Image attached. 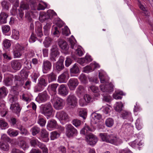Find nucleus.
<instances>
[{
    "label": "nucleus",
    "instance_id": "f257e3e1",
    "mask_svg": "<svg viewBox=\"0 0 153 153\" xmlns=\"http://www.w3.org/2000/svg\"><path fill=\"white\" fill-rule=\"evenodd\" d=\"M99 76L101 82L106 84L105 85H100L101 90L105 92H109L112 91L113 85L111 83L108 84V83L109 78L106 73L104 71H101L99 72Z\"/></svg>",
    "mask_w": 153,
    "mask_h": 153
},
{
    "label": "nucleus",
    "instance_id": "f03ea898",
    "mask_svg": "<svg viewBox=\"0 0 153 153\" xmlns=\"http://www.w3.org/2000/svg\"><path fill=\"white\" fill-rule=\"evenodd\" d=\"M57 84L53 83L49 85L48 88L50 95L51 96V101L53 105V106L56 110H57V95L56 88Z\"/></svg>",
    "mask_w": 153,
    "mask_h": 153
},
{
    "label": "nucleus",
    "instance_id": "7ed1b4c3",
    "mask_svg": "<svg viewBox=\"0 0 153 153\" xmlns=\"http://www.w3.org/2000/svg\"><path fill=\"white\" fill-rule=\"evenodd\" d=\"M56 16V13L53 10H48L46 13L44 12H40L39 20L41 22H43L46 20L52 19Z\"/></svg>",
    "mask_w": 153,
    "mask_h": 153
},
{
    "label": "nucleus",
    "instance_id": "20e7f679",
    "mask_svg": "<svg viewBox=\"0 0 153 153\" xmlns=\"http://www.w3.org/2000/svg\"><path fill=\"white\" fill-rule=\"evenodd\" d=\"M66 105L69 108H74L77 104V100L75 95L71 94L68 95L66 100Z\"/></svg>",
    "mask_w": 153,
    "mask_h": 153
},
{
    "label": "nucleus",
    "instance_id": "39448f33",
    "mask_svg": "<svg viewBox=\"0 0 153 153\" xmlns=\"http://www.w3.org/2000/svg\"><path fill=\"white\" fill-rule=\"evenodd\" d=\"M41 112L47 119L50 117L53 112V108L51 104L48 103L43 105L41 108Z\"/></svg>",
    "mask_w": 153,
    "mask_h": 153
},
{
    "label": "nucleus",
    "instance_id": "423d86ee",
    "mask_svg": "<svg viewBox=\"0 0 153 153\" xmlns=\"http://www.w3.org/2000/svg\"><path fill=\"white\" fill-rule=\"evenodd\" d=\"M77 134V130L71 124L66 126V134L69 138H72L76 136Z\"/></svg>",
    "mask_w": 153,
    "mask_h": 153
},
{
    "label": "nucleus",
    "instance_id": "0eeeda50",
    "mask_svg": "<svg viewBox=\"0 0 153 153\" xmlns=\"http://www.w3.org/2000/svg\"><path fill=\"white\" fill-rule=\"evenodd\" d=\"M50 51V59L51 61L55 62L57 58V45L56 42L52 45Z\"/></svg>",
    "mask_w": 153,
    "mask_h": 153
},
{
    "label": "nucleus",
    "instance_id": "6e6552de",
    "mask_svg": "<svg viewBox=\"0 0 153 153\" xmlns=\"http://www.w3.org/2000/svg\"><path fill=\"white\" fill-rule=\"evenodd\" d=\"M50 98V97L47 91H45L39 94L36 100L38 102H45Z\"/></svg>",
    "mask_w": 153,
    "mask_h": 153
},
{
    "label": "nucleus",
    "instance_id": "1a4fd4ad",
    "mask_svg": "<svg viewBox=\"0 0 153 153\" xmlns=\"http://www.w3.org/2000/svg\"><path fill=\"white\" fill-rule=\"evenodd\" d=\"M85 139L88 143L90 145L95 144L98 141L97 137L91 133L86 135Z\"/></svg>",
    "mask_w": 153,
    "mask_h": 153
},
{
    "label": "nucleus",
    "instance_id": "9d476101",
    "mask_svg": "<svg viewBox=\"0 0 153 153\" xmlns=\"http://www.w3.org/2000/svg\"><path fill=\"white\" fill-rule=\"evenodd\" d=\"M101 139L104 142L111 143L113 137L112 134L107 133H100L99 135Z\"/></svg>",
    "mask_w": 153,
    "mask_h": 153
},
{
    "label": "nucleus",
    "instance_id": "9b49d317",
    "mask_svg": "<svg viewBox=\"0 0 153 153\" xmlns=\"http://www.w3.org/2000/svg\"><path fill=\"white\" fill-rule=\"evenodd\" d=\"M39 138L45 142H48L49 140V133L44 128L42 129L39 134Z\"/></svg>",
    "mask_w": 153,
    "mask_h": 153
},
{
    "label": "nucleus",
    "instance_id": "f8f14e48",
    "mask_svg": "<svg viewBox=\"0 0 153 153\" xmlns=\"http://www.w3.org/2000/svg\"><path fill=\"white\" fill-rule=\"evenodd\" d=\"M79 84L77 79L71 78L68 81L67 85L71 90H74Z\"/></svg>",
    "mask_w": 153,
    "mask_h": 153
},
{
    "label": "nucleus",
    "instance_id": "ddd939ff",
    "mask_svg": "<svg viewBox=\"0 0 153 153\" xmlns=\"http://www.w3.org/2000/svg\"><path fill=\"white\" fill-rule=\"evenodd\" d=\"M51 63L48 60L44 61L42 66V70L44 74L47 73L51 68Z\"/></svg>",
    "mask_w": 153,
    "mask_h": 153
},
{
    "label": "nucleus",
    "instance_id": "4468645a",
    "mask_svg": "<svg viewBox=\"0 0 153 153\" xmlns=\"http://www.w3.org/2000/svg\"><path fill=\"white\" fill-rule=\"evenodd\" d=\"M22 60H13L11 62V67L14 70L17 71L19 70L22 67L21 62Z\"/></svg>",
    "mask_w": 153,
    "mask_h": 153
},
{
    "label": "nucleus",
    "instance_id": "2eb2a0df",
    "mask_svg": "<svg viewBox=\"0 0 153 153\" xmlns=\"http://www.w3.org/2000/svg\"><path fill=\"white\" fill-rule=\"evenodd\" d=\"M18 145L20 148L24 150L28 148L24 138L22 136H20L18 138Z\"/></svg>",
    "mask_w": 153,
    "mask_h": 153
},
{
    "label": "nucleus",
    "instance_id": "dca6fc26",
    "mask_svg": "<svg viewBox=\"0 0 153 153\" xmlns=\"http://www.w3.org/2000/svg\"><path fill=\"white\" fill-rule=\"evenodd\" d=\"M10 109L12 110L13 112L17 114L18 116H19L21 108L19 103L14 104H11Z\"/></svg>",
    "mask_w": 153,
    "mask_h": 153
},
{
    "label": "nucleus",
    "instance_id": "f3484780",
    "mask_svg": "<svg viewBox=\"0 0 153 153\" xmlns=\"http://www.w3.org/2000/svg\"><path fill=\"white\" fill-rule=\"evenodd\" d=\"M69 77L68 72L65 71L58 77V82L60 83L66 82Z\"/></svg>",
    "mask_w": 153,
    "mask_h": 153
},
{
    "label": "nucleus",
    "instance_id": "a211bd4d",
    "mask_svg": "<svg viewBox=\"0 0 153 153\" xmlns=\"http://www.w3.org/2000/svg\"><path fill=\"white\" fill-rule=\"evenodd\" d=\"M59 94L61 95L65 96L68 93V90L65 85L62 84L59 87Z\"/></svg>",
    "mask_w": 153,
    "mask_h": 153
},
{
    "label": "nucleus",
    "instance_id": "6ab92c4d",
    "mask_svg": "<svg viewBox=\"0 0 153 153\" xmlns=\"http://www.w3.org/2000/svg\"><path fill=\"white\" fill-rule=\"evenodd\" d=\"M53 23L56 25H53L51 29V33L54 37L57 36V18H55L53 20Z\"/></svg>",
    "mask_w": 153,
    "mask_h": 153
},
{
    "label": "nucleus",
    "instance_id": "aec40b11",
    "mask_svg": "<svg viewBox=\"0 0 153 153\" xmlns=\"http://www.w3.org/2000/svg\"><path fill=\"white\" fill-rule=\"evenodd\" d=\"M58 119H59L60 121L61 120L68 121L70 120L68 115L66 112L63 111L59 112Z\"/></svg>",
    "mask_w": 153,
    "mask_h": 153
},
{
    "label": "nucleus",
    "instance_id": "412c9836",
    "mask_svg": "<svg viewBox=\"0 0 153 153\" xmlns=\"http://www.w3.org/2000/svg\"><path fill=\"white\" fill-rule=\"evenodd\" d=\"M24 79L19 76H15L14 81L16 86L17 87L23 86L24 83Z\"/></svg>",
    "mask_w": 153,
    "mask_h": 153
},
{
    "label": "nucleus",
    "instance_id": "4be33fe9",
    "mask_svg": "<svg viewBox=\"0 0 153 153\" xmlns=\"http://www.w3.org/2000/svg\"><path fill=\"white\" fill-rule=\"evenodd\" d=\"M13 79V76L12 75L9 74L6 76L4 78V84L7 86L11 85L12 84Z\"/></svg>",
    "mask_w": 153,
    "mask_h": 153
},
{
    "label": "nucleus",
    "instance_id": "5701e85b",
    "mask_svg": "<svg viewBox=\"0 0 153 153\" xmlns=\"http://www.w3.org/2000/svg\"><path fill=\"white\" fill-rule=\"evenodd\" d=\"M58 45L61 49L67 51L68 48V46L66 42L63 39H59L58 42Z\"/></svg>",
    "mask_w": 153,
    "mask_h": 153
},
{
    "label": "nucleus",
    "instance_id": "b1692460",
    "mask_svg": "<svg viewBox=\"0 0 153 153\" xmlns=\"http://www.w3.org/2000/svg\"><path fill=\"white\" fill-rule=\"evenodd\" d=\"M17 128L20 130V133L22 135L26 136L28 134L29 132L27 129L22 125L17 124Z\"/></svg>",
    "mask_w": 153,
    "mask_h": 153
},
{
    "label": "nucleus",
    "instance_id": "393cba45",
    "mask_svg": "<svg viewBox=\"0 0 153 153\" xmlns=\"http://www.w3.org/2000/svg\"><path fill=\"white\" fill-rule=\"evenodd\" d=\"M57 125V122L55 120H52L49 121L47 125V128L51 130L56 128Z\"/></svg>",
    "mask_w": 153,
    "mask_h": 153
},
{
    "label": "nucleus",
    "instance_id": "a878e982",
    "mask_svg": "<svg viewBox=\"0 0 153 153\" xmlns=\"http://www.w3.org/2000/svg\"><path fill=\"white\" fill-rule=\"evenodd\" d=\"M8 15L6 13L1 12L0 13V25L6 23Z\"/></svg>",
    "mask_w": 153,
    "mask_h": 153
},
{
    "label": "nucleus",
    "instance_id": "bb28decb",
    "mask_svg": "<svg viewBox=\"0 0 153 153\" xmlns=\"http://www.w3.org/2000/svg\"><path fill=\"white\" fill-rule=\"evenodd\" d=\"M36 33L37 36L41 38L43 36V33L42 30V25L39 23L37 25L35 29Z\"/></svg>",
    "mask_w": 153,
    "mask_h": 153
},
{
    "label": "nucleus",
    "instance_id": "cd10ccee",
    "mask_svg": "<svg viewBox=\"0 0 153 153\" xmlns=\"http://www.w3.org/2000/svg\"><path fill=\"white\" fill-rule=\"evenodd\" d=\"M92 131V129L88 125L85 124L84 127L80 131V133L86 135Z\"/></svg>",
    "mask_w": 153,
    "mask_h": 153
},
{
    "label": "nucleus",
    "instance_id": "c85d7f7f",
    "mask_svg": "<svg viewBox=\"0 0 153 153\" xmlns=\"http://www.w3.org/2000/svg\"><path fill=\"white\" fill-rule=\"evenodd\" d=\"M52 25V23L48 22L43 27V33L45 35L48 36L49 33V31Z\"/></svg>",
    "mask_w": 153,
    "mask_h": 153
},
{
    "label": "nucleus",
    "instance_id": "c756f323",
    "mask_svg": "<svg viewBox=\"0 0 153 153\" xmlns=\"http://www.w3.org/2000/svg\"><path fill=\"white\" fill-rule=\"evenodd\" d=\"M71 76H73V74H77L79 73V68L77 64H75L70 69Z\"/></svg>",
    "mask_w": 153,
    "mask_h": 153
},
{
    "label": "nucleus",
    "instance_id": "7c9ffc66",
    "mask_svg": "<svg viewBox=\"0 0 153 153\" xmlns=\"http://www.w3.org/2000/svg\"><path fill=\"white\" fill-rule=\"evenodd\" d=\"M3 33L4 35L9 36L10 34V27L8 25H4L2 26Z\"/></svg>",
    "mask_w": 153,
    "mask_h": 153
},
{
    "label": "nucleus",
    "instance_id": "2f4dec72",
    "mask_svg": "<svg viewBox=\"0 0 153 153\" xmlns=\"http://www.w3.org/2000/svg\"><path fill=\"white\" fill-rule=\"evenodd\" d=\"M93 119L92 121L95 124L98 123L102 118L101 115L99 114L94 113L93 114Z\"/></svg>",
    "mask_w": 153,
    "mask_h": 153
},
{
    "label": "nucleus",
    "instance_id": "473e14b6",
    "mask_svg": "<svg viewBox=\"0 0 153 153\" xmlns=\"http://www.w3.org/2000/svg\"><path fill=\"white\" fill-rule=\"evenodd\" d=\"M85 90L84 87L82 85H79L78 86L76 91V93L79 97H80L83 95L85 92Z\"/></svg>",
    "mask_w": 153,
    "mask_h": 153
},
{
    "label": "nucleus",
    "instance_id": "72a5a7b5",
    "mask_svg": "<svg viewBox=\"0 0 153 153\" xmlns=\"http://www.w3.org/2000/svg\"><path fill=\"white\" fill-rule=\"evenodd\" d=\"M122 143L123 141L121 139L118 137L113 136L111 143L115 145H118Z\"/></svg>",
    "mask_w": 153,
    "mask_h": 153
},
{
    "label": "nucleus",
    "instance_id": "f704fd0d",
    "mask_svg": "<svg viewBox=\"0 0 153 153\" xmlns=\"http://www.w3.org/2000/svg\"><path fill=\"white\" fill-rule=\"evenodd\" d=\"M0 148L3 151H7L9 149V146L8 143L1 141L0 142Z\"/></svg>",
    "mask_w": 153,
    "mask_h": 153
},
{
    "label": "nucleus",
    "instance_id": "c9c22d12",
    "mask_svg": "<svg viewBox=\"0 0 153 153\" xmlns=\"http://www.w3.org/2000/svg\"><path fill=\"white\" fill-rule=\"evenodd\" d=\"M29 71L28 70H26L25 68L23 69L20 71V76L23 79H27L28 76Z\"/></svg>",
    "mask_w": 153,
    "mask_h": 153
},
{
    "label": "nucleus",
    "instance_id": "e433bc0d",
    "mask_svg": "<svg viewBox=\"0 0 153 153\" xmlns=\"http://www.w3.org/2000/svg\"><path fill=\"white\" fill-rule=\"evenodd\" d=\"M8 123L5 121L4 119H0V127L2 129H5L9 127Z\"/></svg>",
    "mask_w": 153,
    "mask_h": 153
},
{
    "label": "nucleus",
    "instance_id": "4c0bfd02",
    "mask_svg": "<svg viewBox=\"0 0 153 153\" xmlns=\"http://www.w3.org/2000/svg\"><path fill=\"white\" fill-rule=\"evenodd\" d=\"M9 98V101L11 103V104H13L18 103L17 102L18 96L12 95V94H9L8 96Z\"/></svg>",
    "mask_w": 153,
    "mask_h": 153
},
{
    "label": "nucleus",
    "instance_id": "58836bf2",
    "mask_svg": "<svg viewBox=\"0 0 153 153\" xmlns=\"http://www.w3.org/2000/svg\"><path fill=\"white\" fill-rule=\"evenodd\" d=\"M64 58L63 56H61L58 61V71H61L63 69L64 67L63 62Z\"/></svg>",
    "mask_w": 153,
    "mask_h": 153
},
{
    "label": "nucleus",
    "instance_id": "ea45409f",
    "mask_svg": "<svg viewBox=\"0 0 153 153\" xmlns=\"http://www.w3.org/2000/svg\"><path fill=\"white\" fill-rule=\"evenodd\" d=\"M7 133L10 137H15L18 135L19 131L17 130L10 128L8 130Z\"/></svg>",
    "mask_w": 153,
    "mask_h": 153
},
{
    "label": "nucleus",
    "instance_id": "a19ab883",
    "mask_svg": "<svg viewBox=\"0 0 153 153\" xmlns=\"http://www.w3.org/2000/svg\"><path fill=\"white\" fill-rule=\"evenodd\" d=\"M7 88L4 86L0 88V99L3 98L7 95Z\"/></svg>",
    "mask_w": 153,
    "mask_h": 153
},
{
    "label": "nucleus",
    "instance_id": "79ce46f5",
    "mask_svg": "<svg viewBox=\"0 0 153 153\" xmlns=\"http://www.w3.org/2000/svg\"><path fill=\"white\" fill-rule=\"evenodd\" d=\"M123 95V91H117L113 94L114 98L116 99H120L122 98V95Z\"/></svg>",
    "mask_w": 153,
    "mask_h": 153
},
{
    "label": "nucleus",
    "instance_id": "37998d69",
    "mask_svg": "<svg viewBox=\"0 0 153 153\" xmlns=\"http://www.w3.org/2000/svg\"><path fill=\"white\" fill-rule=\"evenodd\" d=\"M52 41V39L51 38L49 37H46L45 40L43 42L45 47L46 48L49 47L51 45Z\"/></svg>",
    "mask_w": 153,
    "mask_h": 153
},
{
    "label": "nucleus",
    "instance_id": "c03bdc74",
    "mask_svg": "<svg viewBox=\"0 0 153 153\" xmlns=\"http://www.w3.org/2000/svg\"><path fill=\"white\" fill-rule=\"evenodd\" d=\"M38 83L44 88L47 86L48 84L47 80L42 77L39 78Z\"/></svg>",
    "mask_w": 153,
    "mask_h": 153
},
{
    "label": "nucleus",
    "instance_id": "a18cd8bd",
    "mask_svg": "<svg viewBox=\"0 0 153 153\" xmlns=\"http://www.w3.org/2000/svg\"><path fill=\"white\" fill-rule=\"evenodd\" d=\"M30 131L32 132V135L35 136L37 134L40 133V128L36 126H34L31 128Z\"/></svg>",
    "mask_w": 153,
    "mask_h": 153
},
{
    "label": "nucleus",
    "instance_id": "49530a36",
    "mask_svg": "<svg viewBox=\"0 0 153 153\" xmlns=\"http://www.w3.org/2000/svg\"><path fill=\"white\" fill-rule=\"evenodd\" d=\"M3 45L5 48L8 49L10 47L11 45V41L8 39H5L3 41Z\"/></svg>",
    "mask_w": 153,
    "mask_h": 153
},
{
    "label": "nucleus",
    "instance_id": "de8ad7c7",
    "mask_svg": "<svg viewBox=\"0 0 153 153\" xmlns=\"http://www.w3.org/2000/svg\"><path fill=\"white\" fill-rule=\"evenodd\" d=\"M20 8L23 10H28L30 8L29 4L26 2L22 1L21 2Z\"/></svg>",
    "mask_w": 153,
    "mask_h": 153
},
{
    "label": "nucleus",
    "instance_id": "09e8293b",
    "mask_svg": "<svg viewBox=\"0 0 153 153\" xmlns=\"http://www.w3.org/2000/svg\"><path fill=\"white\" fill-rule=\"evenodd\" d=\"M49 82L56 80V75L54 73L52 72L47 75Z\"/></svg>",
    "mask_w": 153,
    "mask_h": 153
},
{
    "label": "nucleus",
    "instance_id": "8fccbe9b",
    "mask_svg": "<svg viewBox=\"0 0 153 153\" xmlns=\"http://www.w3.org/2000/svg\"><path fill=\"white\" fill-rule=\"evenodd\" d=\"M7 119L11 126H14L17 124H16L17 120L16 118L13 117H10L9 118H7Z\"/></svg>",
    "mask_w": 153,
    "mask_h": 153
},
{
    "label": "nucleus",
    "instance_id": "3c124183",
    "mask_svg": "<svg viewBox=\"0 0 153 153\" xmlns=\"http://www.w3.org/2000/svg\"><path fill=\"white\" fill-rule=\"evenodd\" d=\"M79 115L82 117L84 119H85L87 116V110L85 108L81 109L79 112Z\"/></svg>",
    "mask_w": 153,
    "mask_h": 153
},
{
    "label": "nucleus",
    "instance_id": "603ef678",
    "mask_svg": "<svg viewBox=\"0 0 153 153\" xmlns=\"http://www.w3.org/2000/svg\"><path fill=\"white\" fill-rule=\"evenodd\" d=\"M123 106V105L121 102H118L116 104L114 108L116 111L120 112L122 111Z\"/></svg>",
    "mask_w": 153,
    "mask_h": 153
},
{
    "label": "nucleus",
    "instance_id": "864d4df0",
    "mask_svg": "<svg viewBox=\"0 0 153 153\" xmlns=\"http://www.w3.org/2000/svg\"><path fill=\"white\" fill-rule=\"evenodd\" d=\"M44 87L42 85H41L38 83L36 85L34 88V91L35 92H38L42 91L44 89Z\"/></svg>",
    "mask_w": 153,
    "mask_h": 153
},
{
    "label": "nucleus",
    "instance_id": "5fc2aeb1",
    "mask_svg": "<svg viewBox=\"0 0 153 153\" xmlns=\"http://www.w3.org/2000/svg\"><path fill=\"white\" fill-rule=\"evenodd\" d=\"M17 87L16 86L12 87L10 91L11 94H10L18 96L19 94V92L18 91Z\"/></svg>",
    "mask_w": 153,
    "mask_h": 153
},
{
    "label": "nucleus",
    "instance_id": "6e6d98bb",
    "mask_svg": "<svg viewBox=\"0 0 153 153\" xmlns=\"http://www.w3.org/2000/svg\"><path fill=\"white\" fill-rule=\"evenodd\" d=\"M12 37L13 39L18 40L19 38V31L15 29L12 30Z\"/></svg>",
    "mask_w": 153,
    "mask_h": 153
},
{
    "label": "nucleus",
    "instance_id": "4d7b16f0",
    "mask_svg": "<svg viewBox=\"0 0 153 153\" xmlns=\"http://www.w3.org/2000/svg\"><path fill=\"white\" fill-rule=\"evenodd\" d=\"M106 126L109 127L112 126L114 123L113 120L111 118H109L107 119L105 122Z\"/></svg>",
    "mask_w": 153,
    "mask_h": 153
},
{
    "label": "nucleus",
    "instance_id": "13d9d810",
    "mask_svg": "<svg viewBox=\"0 0 153 153\" xmlns=\"http://www.w3.org/2000/svg\"><path fill=\"white\" fill-rule=\"evenodd\" d=\"M62 33L66 36H68L71 33L70 30L67 26H65L62 29Z\"/></svg>",
    "mask_w": 153,
    "mask_h": 153
},
{
    "label": "nucleus",
    "instance_id": "bf43d9fd",
    "mask_svg": "<svg viewBox=\"0 0 153 153\" xmlns=\"http://www.w3.org/2000/svg\"><path fill=\"white\" fill-rule=\"evenodd\" d=\"M64 105V100L61 98L58 97V109H62Z\"/></svg>",
    "mask_w": 153,
    "mask_h": 153
},
{
    "label": "nucleus",
    "instance_id": "052dcab7",
    "mask_svg": "<svg viewBox=\"0 0 153 153\" xmlns=\"http://www.w3.org/2000/svg\"><path fill=\"white\" fill-rule=\"evenodd\" d=\"M1 139V140H3V142L7 143V142L11 143L12 140L11 139L5 134H3L2 135Z\"/></svg>",
    "mask_w": 153,
    "mask_h": 153
},
{
    "label": "nucleus",
    "instance_id": "680f3d73",
    "mask_svg": "<svg viewBox=\"0 0 153 153\" xmlns=\"http://www.w3.org/2000/svg\"><path fill=\"white\" fill-rule=\"evenodd\" d=\"M122 116L123 119H126L131 117V113L126 111H123L121 114Z\"/></svg>",
    "mask_w": 153,
    "mask_h": 153
},
{
    "label": "nucleus",
    "instance_id": "e2e57ef3",
    "mask_svg": "<svg viewBox=\"0 0 153 153\" xmlns=\"http://www.w3.org/2000/svg\"><path fill=\"white\" fill-rule=\"evenodd\" d=\"M24 68H26L27 70L30 69L32 67L31 65V62L30 61L26 60L24 62Z\"/></svg>",
    "mask_w": 153,
    "mask_h": 153
},
{
    "label": "nucleus",
    "instance_id": "0e129e2a",
    "mask_svg": "<svg viewBox=\"0 0 153 153\" xmlns=\"http://www.w3.org/2000/svg\"><path fill=\"white\" fill-rule=\"evenodd\" d=\"M17 15L19 20L20 21L22 20L24 15V13L23 10L21 9H19Z\"/></svg>",
    "mask_w": 153,
    "mask_h": 153
},
{
    "label": "nucleus",
    "instance_id": "69168bd1",
    "mask_svg": "<svg viewBox=\"0 0 153 153\" xmlns=\"http://www.w3.org/2000/svg\"><path fill=\"white\" fill-rule=\"evenodd\" d=\"M31 84V82L29 80H28L23 85V87L25 89L28 90L30 89Z\"/></svg>",
    "mask_w": 153,
    "mask_h": 153
},
{
    "label": "nucleus",
    "instance_id": "338daca9",
    "mask_svg": "<svg viewBox=\"0 0 153 153\" xmlns=\"http://www.w3.org/2000/svg\"><path fill=\"white\" fill-rule=\"evenodd\" d=\"M36 39H38L35 36L33 32H32L30 38L29 39V41L30 43H33L36 41Z\"/></svg>",
    "mask_w": 153,
    "mask_h": 153
},
{
    "label": "nucleus",
    "instance_id": "774afa93",
    "mask_svg": "<svg viewBox=\"0 0 153 153\" xmlns=\"http://www.w3.org/2000/svg\"><path fill=\"white\" fill-rule=\"evenodd\" d=\"M1 6L3 9L8 10L9 9V3L5 1H3L1 3Z\"/></svg>",
    "mask_w": 153,
    "mask_h": 153
}]
</instances>
